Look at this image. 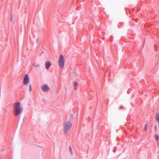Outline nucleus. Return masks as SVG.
<instances>
[{"label": "nucleus", "mask_w": 159, "mask_h": 159, "mask_svg": "<svg viewBox=\"0 0 159 159\" xmlns=\"http://www.w3.org/2000/svg\"><path fill=\"white\" fill-rule=\"evenodd\" d=\"M58 64L61 69L64 68L65 63V59L62 55H61L58 59Z\"/></svg>", "instance_id": "3"}, {"label": "nucleus", "mask_w": 159, "mask_h": 159, "mask_svg": "<svg viewBox=\"0 0 159 159\" xmlns=\"http://www.w3.org/2000/svg\"><path fill=\"white\" fill-rule=\"evenodd\" d=\"M155 137L157 140H158L159 139V136L157 135H155Z\"/></svg>", "instance_id": "11"}, {"label": "nucleus", "mask_w": 159, "mask_h": 159, "mask_svg": "<svg viewBox=\"0 0 159 159\" xmlns=\"http://www.w3.org/2000/svg\"><path fill=\"white\" fill-rule=\"evenodd\" d=\"M34 66L35 67H37L39 66V65L38 64H34Z\"/></svg>", "instance_id": "13"}, {"label": "nucleus", "mask_w": 159, "mask_h": 159, "mask_svg": "<svg viewBox=\"0 0 159 159\" xmlns=\"http://www.w3.org/2000/svg\"><path fill=\"white\" fill-rule=\"evenodd\" d=\"M42 90L44 92H47L48 91L49 88L48 85L44 84L41 87Z\"/></svg>", "instance_id": "5"}, {"label": "nucleus", "mask_w": 159, "mask_h": 159, "mask_svg": "<svg viewBox=\"0 0 159 159\" xmlns=\"http://www.w3.org/2000/svg\"><path fill=\"white\" fill-rule=\"evenodd\" d=\"M13 109V112L15 116L20 115L23 110V108L19 102H16L14 104Z\"/></svg>", "instance_id": "1"}, {"label": "nucleus", "mask_w": 159, "mask_h": 159, "mask_svg": "<svg viewBox=\"0 0 159 159\" xmlns=\"http://www.w3.org/2000/svg\"><path fill=\"white\" fill-rule=\"evenodd\" d=\"M71 126L72 124L70 121H68L64 124L63 130L64 134L66 136H67L68 135Z\"/></svg>", "instance_id": "2"}, {"label": "nucleus", "mask_w": 159, "mask_h": 159, "mask_svg": "<svg viewBox=\"0 0 159 159\" xmlns=\"http://www.w3.org/2000/svg\"><path fill=\"white\" fill-rule=\"evenodd\" d=\"M155 131H156L157 130V126L156 125L155 127Z\"/></svg>", "instance_id": "14"}, {"label": "nucleus", "mask_w": 159, "mask_h": 159, "mask_svg": "<svg viewBox=\"0 0 159 159\" xmlns=\"http://www.w3.org/2000/svg\"><path fill=\"white\" fill-rule=\"evenodd\" d=\"M69 150H70V153L71 154V155H73V152H72V149H71V146H69Z\"/></svg>", "instance_id": "10"}, {"label": "nucleus", "mask_w": 159, "mask_h": 159, "mask_svg": "<svg viewBox=\"0 0 159 159\" xmlns=\"http://www.w3.org/2000/svg\"><path fill=\"white\" fill-rule=\"evenodd\" d=\"M29 90L30 92H31L32 90V88H31V85L30 84L29 85Z\"/></svg>", "instance_id": "12"}, {"label": "nucleus", "mask_w": 159, "mask_h": 159, "mask_svg": "<svg viewBox=\"0 0 159 159\" xmlns=\"http://www.w3.org/2000/svg\"><path fill=\"white\" fill-rule=\"evenodd\" d=\"M156 118L159 124V113H157L156 115Z\"/></svg>", "instance_id": "8"}, {"label": "nucleus", "mask_w": 159, "mask_h": 159, "mask_svg": "<svg viewBox=\"0 0 159 159\" xmlns=\"http://www.w3.org/2000/svg\"><path fill=\"white\" fill-rule=\"evenodd\" d=\"M77 86L78 83L76 81L74 83V89L75 90H76L77 89Z\"/></svg>", "instance_id": "7"}, {"label": "nucleus", "mask_w": 159, "mask_h": 159, "mask_svg": "<svg viewBox=\"0 0 159 159\" xmlns=\"http://www.w3.org/2000/svg\"><path fill=\"white\" fill-rule=\"evenodd\" d=\"M45 66L47 69H48L50 67V62L48 61L46 62L45 63Z\"/></svg>", "instance_id": "6"}, {"label": "nucleus", "mask_w": 159, "mask_h": 159, "mask_svg": "<svg viewBox=\"0 0 159 159\" xmlns=\"http://www.w3.org/2000/svg\"><path fill=\"white\" fill-rule=\"evenodd\" d=\"M147 123H146L145 125V126L144 128V130L145 131H146L147 129Z\"/></svg>", "instance_id": "9"}, {"label": "nucleus", "mask_w": 159, "mask_h": 159, "mask_svg": "<svg viewBox=\"0 0 159 159\" xmlns=\"http://www.w3.org/2000/svg\"><path fill=\"white\" fill-rule=\"evenodd\" d=\"M30 83V79L29 75L26 74L23 80V83L25 85H27Z\"/></svg>", "instance_id": "4"}, {"label": "nucleus", "mask_w": 159, "mask_h": 159, "mask_svg": "<svg viewBox=\"0 0 159 159\" xmlns=\"http://www.w3.org/2000/svg\"><path fill=\"white\" fill-rule=\"evenodd\" d=\"M11 20H12V17H11Z\"/></svg>", "instance_id": "15"}]
</instances>
